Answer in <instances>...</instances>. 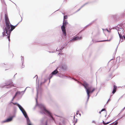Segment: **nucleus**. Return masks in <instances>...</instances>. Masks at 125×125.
<instances>
[{"mask_svg": "<svg viewBox=\"0 0 125 125\" xmlns=\"http://www.w3.org/2000/svg\"><path fill=\"white\" fill-rule=\"evenodd\" d=\"M14 97H13L12 98V100H11V103L12 102V101H13V99H14Z\"/></svg>", "mask_w": 125, "mask_h": 125, "instance_id": "3c124183", "label": "nucleus"}, {"mask_svg": "<svg viewBox=\"0 0 125 125\" xmlns=\"http://www.w3.org/2000/svg\"><path fill=\"white\" fill-rule=\"evenodd\" d=\"M105 111V109H104V108H103V109H102L101 110V112H102V111Z\"/></svg>", "mask_w": 125, "mask_h": 125, "instance_id": "f704fd0d", "label": "nucleus"}, {"mask_svg": "<svg viewBox=\"0 0 125 125\" xmlns=\"http://www.w3.org/2000/svg\"><path fill=\"white\" fill-rule=\"evenodd\" d=\"M96 20H95L93 21H92V22H91L89 24L87 25L85 27H84V28H86V27L90 25H91L95 21H96Z\"/></svg>", "mask_w": 125, "mask_h": 125, "instance_id": "f3484780", "label": "nucleus"}, {"mask_svg": "<svg viewBox=\"0 0 125 125\" xmlns=\"http://www.w3.org/2000/svg\"><path fill=\"white\" fill-rule=\"evenodd\" d=\"M82 37H79L78 36L74 37L73 39H72L71 40H70L69 41L72 42L81 39H82Z\"/></svg>", "mask_w": 125, "mask_h": 125, "instance_id": "1a4fd4ad", "label": "nucleus"}, {"mask_svg": "<svg viewBox=\"0 0 125 125\" xmlns=\"http://www.w3.org/2000/svg\"><path fill=\"white\" fill-rule=\"evenodd\" d=\"M81 9L80 8L79 9L77 10L76 12H77L79 11Z\"/></svg>", "mask_w": 125, "mask_h": 125, "instance_id": "de8ad7c7", "label": "nucleus"}, {"mask_svg": "<svg viewBox=\"0 0 125 125\" xmlns=\"http://www.w3.org/2000/svg\"><path fill=\"white\" fill-rule=\"evenodd\" d=\"M21 111V112L23 114V113H24V111H25L24 110V109H22V110L21 109V110H20Z\"/></svg>", "mask_w": 125, "mask_h": 125, "instance_id": "c85d7f7f", "label": "nucleus"}, {"mask_svg": "<svg viewBox=\"0 0 125 125\" xmlns=\"http://www.w3.org/2000/svg\"><path fill=\"white\" fill-rule=\"evenodd\" d=\"M50 53H53V52H55V51H52V52H51V51H49V52Z\"/></svg>", "mask_w": 125, "mask_h": 125, "instance_id": "a19ab883", "label": "nucleus"}, {"mask_svg": "<svg viewBox=\"0 0 125 125\" xmlns=\"http://www.w3.org/2000/svg\"><path fill=\"white\" fill-rule=\"evenodd\" d=\"M10 34H8V35H7V34H6V33H4V36H7V38H8V40H9V42L10 41Z\"/></svg>", "mask_w": 125, "mask_h": 125, "instance_id": "a211bd4d", "label": "nucleus"}, {"mask_svg": "<svg viewBox=\"0 0 125 125\" xmlns=\"http://www.w3.org/2000/svg\"><path fill=\"white\" fill-rule=\"evenodd\" d=\"M110 100V99H109L108 100V101H107V103H108V101H109V100Z\"/></svg>", "mask_w": 125, "mask_h": 125, "instance_id": "4d7b16f0", "label": "nucleus"}, {"mask_svg": "<svg viewBox=\"0 0 125 125\" xmlns=\"http://www.w3.org/2000/svg\"><path fill=\"white\" fill-rule=\"evenodd\" d=\"M53 74L52 73L50 74L48 77L49 79V82H50V79L53 76Z\"/></svg>", "mask_w": 125, "mask_h": 125, "instance_id": "6ab92c4d", "label": "nucleus"}, {"mask_svg": "<svg viewBox=\"0 0 125 125\" xmlns=\"http://www.w3.org/2000/svg\"><path fill=\"white\" fill-rule=\"evenodd\" d=\"M21 60L22 62V63L23 64V63H24V59L23 57L22 56H21Z\"/></svg>", "mask_w": 125, "mask_h": 125, "instance_id": "5701e85b", "label": "nucleus"}, {"mask_svg": "<svg viewBox=\"0 0 125 125\" xmlns=\"http://www.w3.org/2000/svg\"><path fill=\"white\" fill-rule=\"evenodd\" d=\"M117 31L118 34H124V30L123 28L120 26V27H118Z\"/></svg>", "mask_w": 125, "mask_h": 125, "instance_id": "0eeeda50", "label": "nucleus"}, {"mask_svg": "<svg viewBox=\"0 0 125 125\" xmlns=\"http://www.w3.org/2000/svg\"><path fill=\"white\" fill-rule=\"evenodd\" d=\"M82 85L84 86V88L85 87L87 88L89 86L88 84L85 81H84L83 84H82Z\"/></svg>", "mask_w": 125, "mask_h": 125, "instance_id": "ddd939ff", "label": "nucleus"}, {"mask_svg": "<svg viewBox=\"0 0 125 125\" xmlns=\"http://www.w3.org/2000/svg\"><path fill=\"white\" fill-rule=\"evenodd\" d=\"M38 90L37 91V97H38Z\"/></svg>", "mask_w": 125, "mask_h": 125, "instance_id": "49530a36", "label": "nucleus"}, {"mask_svg": "<svg viewBox=\"0 0 125 125\" xmlns=\"http://www.w3.org/2000/svg\"><path fill=\"white\" fill-rule=\"evenodd\" d=\"M16 94H15V95L13 97H14V98L16 96Z\"/></svg>", "mask_w": 125, "mask_h": 125, "instance_id": "bf43d9fd", "label": "nucleus"}, {"mask_svg": "<svg viewBox=\"0 0 125 125\" xmlns=\"http://www.w3.org/2000/svg\"><path fill=\"white\" fill-rule=\"evenodd\" d=\"M92 122L93 123H95H95H96V122H95V121H94V120H93V121H92Z\"/></svg>", "mask_w": 125, "mask_h": 125, "instance_id": "37998d69", "label": "nucleus"}, {"mask_svg": "<svg viewBox=\"0 0 125 125\" xmlns=\"http://www.w3.org/2000/svg\"><path fill=\"white\" fill-rule=\"evenodd\" d=\"M21 111V112L23 114V113H24V111H25L24 110V109H22V110L21 109V110H20Z\"/></svg>", "mask_w": 125, "mask_h": 125, "instance_id": "cd10ccee", "label": "nucleus"}, {"mask_svg": "<svg viewBox=\"0 0 125 125\" xmlns=\"http://www.w3.org/2000/svg\"><path fill=\"white\" fill-rule=\"evenodd\" d=\"M15 116V115H13V116H12L11 117H12V119H13V117H14Z\"/></svg>", "mask_w": 125, "mask_h": 125, "instance_id": "8fccbe9b", "label": "nucleus"}, {"mask_svg": "<svg viewBox=\"0 0 125 125\" xmlns=\"http://www.w3.org/2000/svg\"><path fill=\"white\" fill-rule=\"evenodd\" d=\"M67 16L66 15L64 16V19H67Z\"/></svg>", "mask_w": 125, "mask_h": 125, "instance_id": "473e14b6", "label": "nucleus"}, {"mask_svg": "<svg viewBox=\"0 0 125 125\" xmlns=\"http://www.w3.org/2000/svg\"><path fill=\"white\" fill-rule=\"evenodd\" d=\"M35 99H36V103L37 104V98H36Z\"/></svg>", "mask_w": 125, "mask_h": 125, "instance_id": "603ef678", "label": "nucleus"}, {"mask_svg": "<svg viewBox=\"0 0 125 125\" xmlns=\"http://www.w3.org/2000/svg\"><path fill=\"white\" fill-rule=\"evenodd\" d=\"M57 69L60 71L65 70L67 69V66L65 64H63L59 65L57 68Z\"/></svg>", "mask_w": 125, "mask_h": 125, "instance_id": "423d86ee", "label": "nucleus"}, {"mask_svg": "<svg viewBox=\"0 0 125 125\" xmlns=\"http://www.w3.org/2000/svg\"><path fill=\"white\" fill-rule=\"evenodd\" d=\"M88 3V2H86L84 4H83L82 6L80 8L81 9L84 6H85Z\"/></svg>", "mask_w": 125, "mask_h": 125, "instance_id": "b1692460", "label": "nucleus"}, {"mask_svg": "<svg viewBox=\"0 0 125 125\" xmlns=\"http://www.w3.org/2000/svg\"><path fill=\"white\" fill-rule=\"evenodd\" d=\"M92 87V86L88 87V86L87 88L86 87H85V88L86 90V92L87 93V89L88 90V91H90V90L91 89Z\"/></svg>", "mask_w": 125, "mask_h": 125, "instance_id": "dca6fc26", "label": "nucleus"}, {"mask_svg": "<svg viewBox=\"0 0 125 125\" xmlns=\"http://www.w3.org/2000/svg\"><path fill=\"white\" fill-rule=\"evenodd\" d=\"M65 45L62 46L61 49H60V52H62V50L63 49V48L65 47Z\"/></svg>", "mask_w": 125, "mask_h": 125, "instance_id": "4be33fe9", "label": "nucleus"}, {"mask_svg": "<svg viewBox=\"0 0 125 125\" xmlns=\"http://www.w3.org/2000/svg\"><path fill=\"white\" fill-rule=\"evenodd\" d=\"M13 85L11 84V80H10L8 83H5V85H0V87H3L4 86H5V87L8 88H10L13 86Z\"/></svg>", "mask_w": 125, "mask_h": 125, "instance_id": "39448f33", "label": "nucleus"}, {"mask_svg": "<svg viewBox=\"0 0 125 125\" xmlns=\"http://www.w3.org/2000/svg\"><path fill=\"white\" fill-rule=\"evenodd\" d=\"M12 103L14 105L15 104H17V106H18V104H19L17 103H13V102H12Z\"/></svg>", "mask_w": 125, "mask_h": 125, "instance_id": "7c9ffc66", "label": "nucleus"}, {"mask_svg": "<svg viewBox=\"0 0 125 125\" xmlns=\"http://www.w3.org/2000/svg\"><path fill=\"white\" fill-rule=\"evenodd\" d=\"M79 112V111H77L76 112V115H77L78 114V113Z\"/></svg>", "mask_w": 125, "mask_h": 125, "instance_id": "c03bdc74", "label": "nucleus"}, {"mask_svg": "<svg viewBox=\"0 0 125 125\" xmlns=\"http://www.w3.org/2000/svg\"><path fill=\"white\" fill-rule=\"evenodd\" d=\"M116 86L115 85H114V89L113 90H116Z\"/></svg>", "mask_w": 125, "mask_h": 125, "instance_id": "c756f323", "label": "nucleus"}, {"mask_svg": "<svg viewBox=\"0 0 125 125\" xmlns=\"http://www.w3.org/2000/svg\"><path fill=\"white\" fill-rule=\"evenodd\" d=\"M58 51H58H57V49H56V51Z\"/></svg>", "mask_w": 125, "mask_h": 125, "instance_id": "e2e57ef3", "label": "nucleus"}, {"mask_svg": "<svg viewBox=\"0 0 125 125\" xmlns=\"http://www.w3.org/2000/svg\"><path fill=\"white\" fill-rule=\"evenodd\" d=\"M79 115L80 116H81V114H79Z\"/></svg>", "mask_w": 125, "mask_h": 125, "instance_id": "0e129e2a", "label": "nucleus"}, {"mask_svg": "<svg viewBox=\"0 0 125 125\" xmlns=\"http://www.w3.org/2000/svg\"><path fill=\"white\" fill-rule=\"evenodd\" d=\"M21 92L20 91H18L16 93V95H17V94H21Z\"/></svg>", "mask_w": 125, "mask_h": 125, "instance_id": "393cba45", "label": "nucleus"}, {"mask_svg": "<svg viewBox=\"0 0 125 125\" xmlns=\"http://www.w3.org/2000/svg\"><path fill=\"white\" fill-rule=\"evenodd\" d=\"M38 106L42 111V112H40V113L42 115L44 114L48 116L50 118V120L52 121H54V119L52 117L51 113L50 111L46 109L45 106L43 104H40L38 105Z\"/></svg>", "mask_w": 125, "mask_h": 125, "instance_id": "f03ea898", "label": "nucleus"}, {"mask_svg": "<svg viewBox=\"0 0 125 125\" xmlns=\"http://www.w3.org/2000/svg\"><path fill=\"white\" fill-rule=\"evenodd\" d=\"M48 120L46 117H44L42 118L40 120V125H48Z\"/></svg>", "mask_w": 125, "mask_h": 125, "instance_id": "20e7f679", "label": "nucleus"}, {"mask_svg": "<svg viewBox=\"0 0 125 125\" xmlns=\"http://www.w3.org/2000/svg\"><path fill=\"white\" fill-rule=\"evenodd\" d=\"M87 95L88 96V97H87V102L88 101V100H89V97H90L89 95V94L88 93H87Z\"/></svg>", "mask_w": 125, "mask_h": 125, "instance_id": "a878e982", "label": "nucleus"}, {"mask_svg": "<svg viewBox=\"0 0 125 125\" xmlns=\"http://www.w3.org/2000/svg\"><path fill=\"white\" fill-rule=\"evenodd\" d=\"M25 113H26L25 111H24V113H23V114L24 115L25 114Z\"/></svg>", "mask_w": 125, "mask_h": 125, "instance_id": "09e8293b", "label": "nucleus"}, {"mask_svg": "<svg viewBox=\"0 0 125 125\" xmlns=\"http://www.w3.org/2000/svg\"><path fill=\"white\" fill-rule=\"evenodd\" d=\"M42 83H41V84H42Z\"/></svg>", "mask_w": 125, "mask_h": 125, "instance_id": "774afa93", "label": "nucleus"}, {"mask_svg": "<svg viewBox=\"0 0 125 125\" xmlns=\"http://www.w3.org/2000/svg\"><path fill=\"white\" fill-rule=\"evenodd\" d=\"M21 111V112L23 114V113H24V111H25L24 110V109H22V110L21 109V110H20Z\"/></svg>", "mask_w": 125, "mask_h": 125, "instance_id": "bb28decb", "label": "nucleus"}, {"mask_svg": "<svg viewBox=\"0 0 125 125\" xmlns=\"http://www.w3.org/2000/svg\"><path fill=\"white\" fill-rule=\"evenodd\" d=\"M18 106L20 110H21V109L22 110L23 109L22 107L19 104H18Z\"/></svg>", "mask_w": 125, "mask_h": 125, "instance_id": "aec40b11", "label": "nucleus"}, {"mask_svg": "<svg viewBox=\"0 0 125 125\" xmlns=\"http://www.w3.org/2000/svg\"><path fill=\"white\" fill-rule=\"evenodd\" d=\"M95 88H94L91 91H88V90L87 89V93H88L89 94H89L90 93H92L95 89Z\"/></svg>", "mask_w": 125, "mask_h": 125, "instance_id": "4468645a", "label": "nucleus"}, {"mask_svg": "<svg viewBox=\"0 0 125 125\" xmlns=\"http://www.w3.org/2000/svg\"><path fill=\"white\" fill-rule=\"evenodd\" d=\"M57 69H57H55L52 72V73L53 75L56 74L58 73V71Z\"/></svg>", "mask_w": 125, "mask_h": 125, "instance_id": "2eb2a0df", "label": "nucleus"}, {"mask_svg": "<svg viewBox=\"0 0 125 125\" xmlns=\"http://www.w3.org/2000/svg\"><path fill=\"white\" fill-rule=\"evenodd\" d=\"M107 30V31H108V32H109V31H108V30Z\"/></svg>", "mask_w": 125, "mask_h": 125, "instance_id": "052dcab7", "label": "nucleus"}, {"mask_svg": "<svg viewBox=\"0 0 125 125\" xmlns=\"http://www.w3.org/2000/svg\"><path fill=\"white\" fill-rule=\"evenodd\" d=\"M109 123H110V122H107L106 123H105V124L104 125H106L107 124H108Z\"/></svg>", "mask_w": 125, "mask_h": 125, "instance_id": "ea45409f", "label": "nucleus"}, {"mask_svg": "<svg viewBox=\"0 0 125 125\" xmlns=\"http://www.w3.org/2000/svg\"><path fill=\"white\" fill-rule=\"evenodd\" d=\"M5 20L6 23V27L3 29V32L2 33V35L4 36V34L6 33L7 35L10 34L11 31V28L10 23L9 20L7 13H5Z\"/></svg>", "mask_w": 125, "mask_h": 125, "instance_id": "f257e3e1", "label": "nucleus"}, {"mask_svg": "<svg viewBox=\"0 0 125 125\" xmlns=\"http://www.w3.org/2000/svg\"><path fill=\"white\" fill-rule=\"evenodd\" d=\"M68 23L67 21H63V25L61 27V29L62 31L63 32V33L64 36H66V35L65 26L66 25L68 24Z\"/></svg>", "mask_w": 125, "mask_h": 125, "instance_id": "7ed1b4c3", "label": "nucleus"}, {"mask_svg": "<svg viewBox=\"0 0 125 125\" xmlns=\"http://www.w3.org/2000/svg\"><path fill=\"white\" fill-rule=\"evenodd\" d=\"M35 77H36V80H37L38 78V76L37 75H35V76L34 77V78Z\"/></svg>", "mask_w": 125, "mask_h": 125, "instance_id": "4c0bfd02", "label": "nucleus"}, {"mask_svg": "<svg viewBox=\"0 0 125 125\" xmlns=\"http://www.w3.org/2000/svg\"><path fill=\"white\" fill-rule=\"evenodd\" d=\"M103 124L104 125H105V123L104 122V121H103Z\"/></svg>", "mask_w": 125, "mask_h": 125, "instance_id": "864d4df0", "label": "nucleus"}, {"mask_svg": "<svg viewBox=\"0 0 125 125\" xmlns=\"http://www.w3.org/2000/svg\"><path fill=\"white\" fill-rule=\"evenodd\" d=\"M73 80H75L76 81H77V80H76V79H75V78H73Z\"/></svg>", "mask_w": 125, "mask_h": 125, "instance_id": "5fc2aeb1", "label": "nucleus"}, {"mask_svg": "<svg viewBox=\"0 0 125 125\" xmlns=\"http://www.w3.org/2000/svg\"><path fill=\"white\" fill-rule=\"evenodd\" d=\"M118 123L117 122H116L115 123V124L112 125H117Z\"/></svg>", "mask_w": 125, "mask_h": 125, "instance_id": "72a5a7b5", "label": "nucleus"}, {"mask_svg": "<svg viewBox=\"0 0 125 125\" xmlns=\"http://www.w3.org/2000/svg\"><path fill=\"white\" fill-rule=\"evenodd\" d=\"M118 45L117 47H116V49L115 50V53L116 52V51L117 50V48H118Z\"/></svg>", "mask_w": 125, "mask_h": 125, "instance_id": "58836bf2", "label": "nucleus"}, {"mask_svg": "<svg viewBox=\"0 0 125 125\" xmlns=\"http://www.w3.org/2000/svg\"><path fill=\"white\" fill-rule=\"evenodd\" d=\"M123 39L124 41L125 40V36H124V35H123Z\"/></svg>", "mask_w": 125, "mask_h": 125, "instance_id": "a18cd8bd", "label": "nucleus"}, {"mask_svg": "<svg viewBox=\"0 0 125 125\" xmlns=\"http://www.w3.org/2000/svg\"><path fill=\"white\" fill-rule=\"evenodd\" d=\"M75 116H74V117H73V118H74H74H75Z\"/></svg>", "mask_w": 125, "mask_h": 125, "instance_id": "69168bd1", "label": "nucleus"}, {"mask_svg": "<svg viewBox=\"0 0 125 125\" xmlns=\"http://www.w3.org/2000/svg\"><path fill=\"white\" fill-rule=\"evenodd\" d=\"M28 87H26V88L25 89V90L24 91H22V92H25V91H26V89H27V88Z\"/></svg>", "mask_w": 125, "mask_h": 125, "instance_id": "c9c22d12", "label": "nucleus"}, {"mask_svg": "<svg viewBox=\"0 0 125 125\" xmlns=\"http://www.w3.org/2000/svg\"><path fill=\"white\" fill-rule=\"evenodd\" d=\"M22 19H21V20L16 25L13 26L10 23V26L11 28L10 31H12L13 30H14L15 28L19 24V23L20 22H21L22 21Z\"/></svg>", "mask_w": 125, "mask_h": 125, "instance_id": "9d476101", "label": "nucleus"}, {"mask_svg": "<svg viewBox=\"0 0 125 125\" xmlns=\"http://www.w3.org/2000/svg\"><path fill=\"white\" fill-rule=\"evenodd\" d=\"M16 74H17V73H16V74L14 75V77H15V75Z\"/></svg>", "mask_w": 125, "mask_h": 125, "instance_id": "338daca9", "label": "nucleus"}, {"mask_svg": "<svg viewBox=\"0 0 125 125\" xmlns=\"http://www.w3.org/2000/svg\"><path fill=\"white\" fill-rule=\"evenodd\" d=\"M125 108V107L122 110V111L123 110H124Z\"/></svg>", "mask_w": 125, "mask_h": 125, "instance_id": "6e6d98bb", "label": "nucleus"}, {"mask_svg": "<svg viewBox=\"0 0 125 125\" xmlns=\"http://www.w3.org/2000/svg\"><path fill=\"white\" fill-rule=\"evenodd\" d=\"M25 117L26 118L27 121V123L28 125H32L26 113H25V114L24 115Z\"/></svg>", "mask_w": 125, "mask_h": 125, "instance_id": "6e6552de", "label": "nucleus"}, {"mask_svg": "<svg viewBox=\"0 0 125 125\" xmlns=\"http://www.w3.org/2000/svg\"><path fill=\"white\" fill-rule=\"evenodd\" d=\"M22 91L20 92L21 93H22V95H23L25 93V92H22Z\"/></svg>", "mask_w": 125, "mask_h": 125, "instance_id": "79ce46f5", "label": "nucleus"}, {"mask_svg": "<svg viewBox=\"0 0 125 125\" xmlns=\"http://www.w3.org/2000/svg\"><path fill=\"white\" fill-rule=\"evenodd\" d=\"M118 35L120 38L119 42H122L124 41L123 34H119Z\"/></svg>", "mask_w": 125, "mask_h": 125, "instance_id": "9b49d317", "label": "nucleus"}, {"mask_svg": "<svg viewBox=\"0 0 125 125\" xmlns=\"http://www.w3.org/2000/svg\"><path fill=\"white\" fill-rule=\"evenodd\" d=\"M12 120V118L10 117L7 118V119L3 121V122L5 123L6 122H9L11 121Z\"/></svg>", "mask_w": 125, "mask_h": 125, "instance_id": "f8f14e48", "label": "nucleus"}, {"mask_svg": "<svg viewBox=\"0 0 125 125\" xmlns=\"http://www.w3.org/2000/svg\"><path fill=\"white\" fill-rule=\"evenodd\" d=\"M22 64V65L21 66V68H23L24 67V65H23V64Z\"/></svg>", "mask_w": 125, "mask_h": 125, "instance_id": "e433bc0d", "label": "nucleus"}, {"mask_svg": "<svg viewBox=\"0 0 125 125\" xmlns=\"http://www.w3.org/2000/svg\"><path fill=\"white\" fill-rule=\"evenodd\" d=\"M111 39H110L109 40H102V41H97V42H106V41H110Z\"/></svg>", "mask_w": 125, "mask_h": 125, "instance_id": "412c9836", "label": "nucleus"}, {"mask_svg": "<svg viewBox=\"0 0 125 125\" xmlns=\"http://www.w3.org/2000/svg\"><path fill=\"white\" fill-rule=\"evenodd\" d=\"M101 111H100L99 112V113H100V114H101Z\"/></svg>", "mask_w": 125, "mask_h": 125, "instance_id": "13d9d810", "label": "nucleus"}, {"mask_svg": "<svg viewBox=\"0 0 125 125\" xmlns=\"http://www.w3.org/2000/svg\"><path fill=\"white\" fill-rule=\"evenodd\" d=\"M76 123L77 122V119H76Z\"/></svg>", "mask_w": 125, "mask_h": 125, "instance_id": "680f3d73", "label": "nucleus"}, {"mask_svg": "<svg viewBox=\"0 0 125 125\" xmlns=\"http://www.w3.org/2000/svg\"><path fill=\"white\" fill-rule=\"evenodd\" d=\"M116 91V90H113L112 91V93L113 94H114L115 92Z\"/></svg>", "mask_w": 125, "mask_h": 125, "instance_id": "2f4dec72", "label": "nucleus"}]
</instances>
